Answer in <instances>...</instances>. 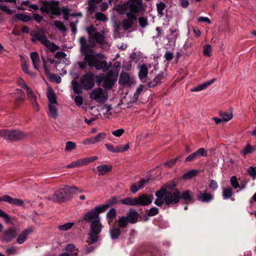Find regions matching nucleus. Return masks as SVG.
I'll return each mask as SVG.
<instances>
[{"mask_svg": "<svg viewBox=\"0 0 256 256\" xmlns=\"http://www.w3.org/2000/svg\"><path fill=\"white\" fill-rule=\"evenodd\" d=\"M155 196L156 198L154 203L158 206H161L164 204L168 206L177 205L180 199L183 200L187 204L194 202L191 192L190 190L180 192L178 189H176L172 192L166 188H161L156 192Z\"/></svg>", "mask_w": 256, "mask_h": 256, "instance_id": "obj_1", "label": "nucleus"}, {"mask_svg": "<svg viewBox=\"0 0 256 256\" xmlns=\"http://www.w3.org/2000/svg\"><path fill=\"white\" fill-rule=\"evenodd\" d=\"M80 51L84 56V60L87 62L88 66L90 68H94L96 70H102L106 72L110 68L112 63L108 64L105 56L102 53L94 54V51L89 49V44L85 37L81 36L79 39Z\"/></svg>", "mask_w": 256, "mask_h": 256, "instance_id": "obj_2", "label": "nucleus"}, {"mask_svg": "<svg viewBox=\"0 0 256 256\" xmlns=\"http://www.w3.org/2000/svg\"><path fill=\"white\" fill-rule=\"evenodd\" d=\"M116 11L120 14H128L136 18L145 10L142 0H128L124 4L116 6Z\"/></svg>", "mask_w": 256, "mask_h": 256, "instance_id": "obj_3", "label": "nucleus"}, {"mask_svg": "<svg viewBox=\"0 0 256 256\" xmlns=\"http://www.w3.org/2000/svg\"><path fill=\"white\" fill-rule=\"evenodd\" d=\"M78 190L76 186H64L56 190L52 196L51 199L54 202L58 203L64 202L70 200L73 192L72 190Z\"/></svg>", "mask_w": 256, "mask_h": 256, "instance_id": "obj_4", "label": "nucleus"}, {"mask_svg": "<svg viewBox=\"0 0 256 256\" xmlns=\"http://www.w3.org/2000/svg\"><path fill=\"white\" fill-rule=\"evenodd\" d=\"M103 226L100 222V218H98L90 223V231L88 234L89 244H93L96 242L99 239V234L101 232Z\"/></svg>", "mask_w": 256, "mask_h": 256, "instance_id": "obj_5", "label": "nucleus"}, {"mask_svg": "<svg viewBox=\"0 0 256 256\" xmlns=\"http://www.w3.org/2000/svg\"><path fill=\"white\" fill-rule=\"evenodd\" d=\"M59 4L58 0L44 1L42 6L40 8V10L42 13H46L47 14H51L59 16L61 14L60 8L58 7Z\"/></svg>", "mask_w": 256, "mask_h": 256, "instance_id": "obj_6", "label": "nucleus"}, {"mask_svg": "<svg viewBox=\"0 0 256 256\" xmlns=\"http://www.w3.org/2000/svg\"><path fill=\"white\" fill-rule=\"evenodd\" d=\"M32 36V41L34 42L38 40L46 47L52 52H54L59 50L60 48L52 42L49 40L47 37L44 34H40V31H36L34 34H31Z\"/></svg>", "mask_w": 256, "mask_h": 256, "instance_id": "obj_7", "label": "nucleus"}, {"mask_svg": "<svg viewBox=\"0 0 256 256\" xmlns=\"http://www.w3.org/2000/svg\"><path fill=\"white\" fill-rule=\"evenodd\" d=\"M26 134L18 130H0V136L6 140L17 141L26 138Z\"/></svg>", "mask_w": 256, "mask_h": 256, "instance_id": "obj_8", "label": "nucleus"}, {"mask_svg": "<svg viewBox=\"0 0 256 256\" xmlns=\"http://www.w3.org/2000/svg\"><path fill=\"white\" fill-rule=\"evenodd\" d=\"M104 212L100 206H97L94 208L84 214L80 222H85L86 223H91L92 222L100 218V214Z\"/></svg>", "mask_w": 256, "mask_h": 256, "instance_id": "obj_9", "label": "nucleus"}, {"mask_svg": "<svg viewBox=\"0 0 256 256\" xmlns=\"http://www.w3.org/2000/svg\"><path fill=\"white\" fill-rule=\"evenodd\" d=\"M94 74L91 72H88L83 75L80 80L82 88L86 90L93 88L94 86Z\"/></svg>", "mask_w": 256, "mask_h": 256, "instance_id": "obj_10", "label": "nucleus"}, {"mask_svg": "<svg viewBox=\"0 0 256 256\" xmlns=\"http://www.w3.org/2000/svg\"><path fill=\"white\" fill-rule=\"evenodd\" d=\"M90 97L98 104L105 103L108 99V94L100 88H94L90 93Z\"/></svg>", "mask_w": 256, "mask_h": 256, "instance_id": "obj_11", "label": "nucleus"}, {"mask_svg": "<svg viewBox=\"0 0 256 256\" xmlns=\"http://www.w3.org/2000/svg\"><path fill=\"white\" fill-rule=\"evenodd\" d=\"M118 79V75L115 74L112 70H109L104 75V84L102 86L104 88L110 89L114 86Z\"/></svg>", "mask_w": 256, "mask_h": 256, "instance_id": "obj_12", "label": "nucleus"}, {"mask_svg": "<svg viewBox=\"0 0 256 256\" xmlns=\"http://www.w3.org/2000/svg\"><path fill=\"white\" fill-rule=\"evenodd\" d=\"M18 230L15 227L10 228L6 230L2 238L4 242H9L18 236Z\"/></svg>", "mask_w": 256, "mask_h": 256, "instance_id": "obj_13", "label": "nucleus"}, {"mask_svg": "<svg viewBox=\"0 0 256 256\" xmlns=\"http://www.w3.org/2000/svg\"><path fill=\"white\" fill-rule=\"evenodd\" d=\"M214 195L211 193L207 192V190H198L196 198L198 201L202 202H210L214 199Z\"/></svg>", "mask_w": 256, "mask_h": 256, "instance_id": "obj_14", "label": "nucleus"}, {"mask_svg": "<svg viewBox=\"0 0 256 256\" xmlns=\"http://www.w3.org/2000/svg\"><path fill=\"white\" fill-rule=\"evenodd\" d=\"M41 57L43 62V67L44 70L45 74L49 78L50 80H54L57 84L60 82V76L56 74L50 73L46 66V61L45 60V58L43 56H42Z\"/></svg>", "mask_w": 256, "mask_h": 256, "instance_id": "obj_15", "label": "nucleus"}, {"mask_svg": "<svg viewBox=\"0 0 256 256\" xmlns=\"http://www.w3.org/2000/svg\"><path fill=\"white\" fill-rule=\"evenodd\" d=\"M206 156V151L204 148H202L198 150L196 152L188 156L185 160V162H190L198 159L200 156Z\"/></svg>", "mask_w": 256, "mask_h": 256, "instance_id": "obj_16", "label": "nucleus"}, {"mask_svg": "<svg viewBox=\"0 0 256 256\" xmlns=\"http://www.w3.org/2000/svg\"><path fill=\"white\" fill-rule=\"evenodd\" d=\"M1 201H4L17 206H23L24 204V202L22 200L12 198L8 195H4L0 197V202Z\"/></svg>", "mask_w": 256, "mask_h": 256, "instance_id": "obj_17", "label": "nucleus"}, {"mask_svg": "<svg viewBox=\"0 0 256 256\" xmlns=\"http://www.w3.org/2000/svg\"><path fill=\"white\" fill-rule=\"evenodd\" d=\"M127 16V18L124 19L122 22V28L124 30H128L130 29L134 22L137 20L136 16H132L128 14H125Z\"/></svg>", "mask_w": 256, "mask_h": 256, "instance_id": "obj_18", "label": "nucleus"}, {"mask_svg": "<svg viewBox=\"0 0 256 256\" xmlns=\"http://www.w3.org/2000/svg\"><path fill=\"white\" fill-rule=\"evenodd\" d=\"M138 212L134 208H130L125 216L129 223L134 224L138 222L139 218Z\"/></svg>", "mask_w": 256, "mask_h": 256, "instance_id": "obj_19", "label": "nucleus"}, {"mask_svg": "<svg viewBox=\"0 0 256 256\" xmlns=\"http://www.w3.org/2000/svg\"><path fill=\"white\" fill-rule=\"evenodd\" d=\"M137 206H148L152 202V196L142 194L136 198Z\"/></svg>", "mask_w": 256, "mask_h": 256, "instance_id": "obj_20", "label": "nucleus"}, {"mask_svg": "<svg viewBox=\"0 0 256 256\" xmlns=\"http://www.w3.org/2000/svg\"><path fill=\"white\" fill-rule=\"evenodd\" d=\"M105 146L106 148L112 152H126L130 148L129 144H126L125 146H122L121 145L117 146L116 147H114L112 144H106Z\"/></svg>", "mask_w": 256, "mask_h": 256, "instance_id": "obj_21", "label": "nucleus"}, {"mask_svg": "<svg viewBox=\"0 0 256 256\" xmlns=\"http://www.w3.org/2000/svg\"><path fill=\"white\" fill-rule=\"evenodd\" d=\"M118 82L122 86H129L132 84V82L128 72H122L120 76Z\"/></svg>", "mask_w": 256, "mask_h": 256, "instance_id": "obj_22", "label": "nucleus"}, {"mask_svg": "<svg viewBox=\"0 0 256 256\" xmlns=\"http://www.w3.org/2000/svg\"><path fill=\"white\" fill-rule=\"evenodd\" d=\"M165 77L164 73L162 72L158 74L152 80H148V85L149 87H154L158 84L162 83V80H164Z\"/></svg>", "mask_w": 256, "mask_h": 256, "instance_id": "obj_23", "label": "nucleus"}, {"mask_svg": "<svg viewBox=\"0 0 256 256\" xmlns=\"http://www.w3.org/2000/svg\"><path fill=\"white\" fill-rule=\"evenodd\" d=\"M148 68L145 64H142L140 68L138 73V77L140 80L144 83H148L149 80L148 78Z\"/></svg>", "mask_w": 256, "mask_h": 256, "instance_id": "obj_24", "label": "nucleus"}, {"mask_svg": "<svg viewBox=\"0 0 256 256\" xmlns=\"http://www.w3.org/2000/svg\"><path fill=\"white\" fill-rule=\"evenodd\" d=\"M149 178L142 179L140 181L133 184L130 187V190L133 194H136L139 189L142 188L148 182Z\"/></svg>", "mask_w": 256, "mask_h": 256, "instance_id": "obj_25", "label": "nucleus"}, {"mask_svg": "<svg viewBox=\"0 0 256 256\" xmlns=\"http://www.w3.org/2000/svg\"><path fill=\"white\" fill-rule=\"evenodd\" d=\"M32 232L33 229L31 228L26 229L18 236L16 239V242L20 244H24L27 240L28 236Z\"/></svg>", "mask_w": 256, "mask_h": 256, "instance_id": "obj_26", "label": "nucleus"}, {"mask_svg": "<svg viewBox=\"0 0 256 256\" xmlns=\"http://www.w3.org/2000/svg\"><path fill=\"white\" fill-rule=\"evenodd\" d=\"M17 96L14 101L15 106L18 107L20 106L25 99V94L23 91L20 89H16Z\"/></svg>", "mask_w": 256, "mask_h": 256, "instance_id": "obj_27", "label": "nucleus"}, {"mask_svg": "<svg viewBox=\"0 0 256 256\" xmlns=\"http://www.w3.org/2000/svg\"><path fill=\"white\" fill-rule=\"evenodd\" d=\"M30 56L34 68L36 70H38L40 59L38 53L36 52H32L30 54Z\"/></svg>", "mask_w": 256, "mask_h": 256, "instance_id": "obj_28", "label": "nucleus"}, {"mask_svg": "<svg viewBox=\"0 0 256 256\" xmlns=\"http://www.w3.org/2000/svg\"><path fill=\"white\" fill-rule=\"evenodd\" d=\"M120 202L118 201L116 197H112L109 199L106 204L100 205L101 208L103 209L104 211H106L110 206H114L115 204H117Z\"/></svg>", "mask_w": 256, "mask_h": 256, "instance_id": "obj_29", "label": "nucleus"}, {"mask_svg": "<svg viewBox=\"0 0 256 256\" xmlns=\"http://www.w3.org/2000/svg\"><path fill=\"white\" fill-rule=\"evenodd\" d=\"M98 176H103L112 170V166L110 165H101L97 166Z\"/></svg>", "mask_w": 256, "mask_h": 256, "instance_id": "obj_30", "label": "nucleus"}, {"mask_svg": "<svg viewBox=\"0 0 256 256\" xmlns=\"http://www.w3.org/2000/svg\"><path fill=\"white\" fill-rule=\"evenodd\" d=\"M120 202L124 205L130 206H137L136 198L127 197L124 199L120 200Z\"/></svg>", "mask_w": 256, "mask_h": 256, "instance_id": "obj_31", "label": "nucleus"}, {"mask_svg": "<svg viewBox=\"0 0 256 256\" xmlns=\"http://www.w3.org/2000/svg\"><path fill=\"white\" fill-rule=\"evenodd\" d=\"M216 80V78H212L208 81H207L192 90V92H198L204 90L208 86L212 84L214 81Z\"/></svg>", "mask_w": 256, "mask_h": 256, "instance_id": "obj_32", "label": "nucleus"}, {"mask_svg": "<svg viewBox=\"0 0 256 256\" xmlns=\"http://www.w3.org/2000/svg\"><path fill=\"white\" fill-rule=\"evenodd\" d=\"M122 232L118 227H113L110 230V236L112 239H118L121 234Z\"/></svg>", "mask_w": 256, "mask_h": 256, "instance_id": "obj_33", "label": "nucleus"}, {"mask_svg": "<svg viewBox=\"0 0 256 256\" xmlns=\"http://www.w3.org/2000/svg\"><path fill=\"white\" fill-rule=\"evenodd\" d=\"M72 89L74 93L78 94H80L82 93V86L78 82V81L76 80H73L72 82Z\"/></svg>", "mask_w": 256, "mask_h": 256, "instance_id": "obj_34", "label": "nucleus"}, {"mask_svg": "<svg viewBox=\"0 0 256 256\" xmlns=\"http://www.w3.org/2000/svg\"><path fill=\"white\" fill-rule=\"evenodd\" d=\"M49 101V104H57V100L56 94L52 90H49L47 94Z\"/></svg>", "mask_w": 256, "mask_h": 256, "instance_id": "obj_35", "label": "nucleus"}, {"mask_svg": "<svg viewBox=\"0 0 256 256\" xmlns=\"http://www.w3.org/2000/svg\"><path fill=\"white\" fill-rule=\"evenodd\" d=\"M93 37L96 43L103 44L104 42V36L98 32L94 33Z\"/></svg>", "mask_w": 256, "mask_h": 256, "instance_id": "obj_36", "label": "nucleus"}, {"mask_svg": "<svg viewBox=\"0 0 256 256\" xmlns=\"http://www.w3.org/2000/svg\"><path fill=\"white\" fill-rule=\"evenodd\" d=\"M220 116L222 118V120H223L224 122L230 120L233 116L232 112L222 111L220 112Z\"/></svg>", "mask_w": 256, "mask_h": 256, "instance_id": "obj_37", "label": "nucleus"}, {"mask_svg": "<svg viewBox=\"0 0 256 256\" xmlns=\"http://www.w3.org/2000/svg\"><path fill=\"white\" fill-rule=\"evenodd\" d=\"M233 194L232 188L230 187L224 188L222 190V196L224 199H228Z\"/></svg>", "mask_w": 256, "mask_h": 256, "instance_id": "obj_38", "label": "nucleus"}, {"mask_svg": "<svg viewBox=\"0 0 256 256\" xmlns=\"http://www.w3.org/2000/svg\"><path fill=\"white\" fill-rule=\"evenodd\" d=\"M54 104H48L49 113L50 116L54 118L58 117V111L56 106Z\"/></svg>", "mask_w": 256, "mask_h": 256, "instance_id": "obj_39", "label": "nucleus"}, {"mask_svg": "<svg viewBox=\"0 0 256 256\" xmlns=\"http://www.w3.org/2000/svg\"><path fill=\"white\" fill-rule=\"evenodd\" d=\"M198 171L196 170H192L188 172L185 173L182 176L184 180L190 179L195 176Z\"/></svg>", "mask_w": 256, "mask_h": 256, "instance_id": "obj_40", "label": "nucleus"}, {"mask_svg": "<svg viewBox=\"0 0 256 256\" xmlns=\"http://www.w3.org/2000/svg\"><path fill=\"white\" fill-rule=\"evenodd\" d=\"M144 86L140 85L134 93L132 100L130 102V103H135L138 100L139 96L140 93L143 91Z\"/></svg>", "mask_w": 256, "mask_h": 256, "instance_id": "obj_41", "label": "nucleus"}, {"mask_svg": "<svg viewBox=\"0 0 256 256\" xmlns=\"http://www.w3.org/2000/svg\"><path fill=\"white\" fill-rule=\"evenodd\" d=\"M16 17L17 19L24 22H28L32 20V18L30 16L24 14H18Z\"/></svg>", "mask_w": 256, "mask_h": 256, "instance_id": "obj_42", "label": "nucleus"}, {"mask_svg": "<svg viewBox=\"0 0 256 256\" xmlns=\"http://www.w3.org/2000/svg\"><path fill=\"white\" fill-rule=\"evenodd\" d=\"M129 222L125 216L120 217L118 220V225L119 228H124L127 226Z\"/></svg>", "mask_w": 256, "mask_h": 256, "instance_id": "obj_43", "label": "nucleus"}, {"mask_svg": "<svg viewBox=\"0 0 256 256\" xmlns=\"http://www.w3.org/2000/svg\"><path fill=\"white\" fill-rule=\"evenodd\" d=\"M54 25L62 32H66L67 30L66 27L64 24L60 20H55L54 22Z\"/></svg>", "mask_w": 256, "mask_h": 256, "instance_id": "obj_44", "label": "nucleus"}, {"mask_svg": "<svg viewBox=\"0 0 256 256\" xmlns=\"http://www.w3.org/2000/svg\"><path fill=\"white\" fill-rule=\"evenodd\" d=\"M26 90L27 92L28 98L30 102L36 100V96L34 93L32 89H31L29 86H26Z\"/></svg>", "mask_w": 256, "mask_h": 256, "instance_id": "obj_45", "label": "nucleus"}, {"mask_svg": "<svg viewBox=\"0 0 256 256\" xmlns=\"http://www.w3.org/2000/svg\"><path fill=\"white\" fill-rule=\"evenodd\" d=\"M254 150V148L250 145V144H248L241 151L240 154L244 156H246V154H248L252 153Z\"/></svg>", "mask_w": 256, "mask_h": 256, "instance_id": "obj_46", "label": "nucleus"}, {"mask_svg": "<svg viewBox=\"0 0 256 256\" xmlns=\"http://www.w3.org/2000/svg\"><path fill=\"white\" fill-rule=\"evenodd\" d=\"M156 9L158 12L159 15L160 16H162L164 15V13L163 10L166 8V5L164 3L162 2H160L156 4Z\"/></svg>", "mask_w": 256, "mask_h": 256, "instance_id": "obj_47", "label": "nucleus"}, {"mask_svg": "<svg viewBox=\"0 0 256 256\" xmlns=\"http://www.w3.org/2000/svg\"><path fill=\"white\" fill-rule=\"evenodd\" d=\"M180 157H181V156H178L175 158L171 159L170 160L165 162L164 164V166L168 168H172L176 164V163L178 162L179 158Z\"/></svg>", "mask_w": 256, "mask_h": 256, "instance_id": "obj_48", "label": "nucleus"}, {"mask_svg": "<svg viewBox=\"0 0 256 256\" xmlns=\"http://www.w3.org/2000/svg\"><path fill=\"white\" fill-rule=\"evenodd\" d=\"M76 148V144L72 142L68 141L66 142L65 150L66 152H70L74 150Z\"/></svg>", "mask_w": 256, "mask_h": 256, "instance_id": "obj_49", "label": "nucleus"}, {"mask_svg": "<svg viewBox=\"0 0 256 256\" xmlns=\"http://www.w3.org/2000/svg\"><path fill=\"white\" fill-rule=\"evenodd\" d=\"M116 216V210L114 208H112L106 214V216L107 218L111 220L114 219Z\"/></svg>", "mask_w": 256, "mask_h": 256, "instance_id": "obj_50", "label": "nucleus"}, {"mask_svg": "<svg viewBox=\"0 0 256 256\" xmlns=\"http://www.w3.org/2000/svg\"><path fill=\"white\" fill-rule=\"evenodd\" d=\"M247 172L248 175L252 178L253 180H255L256 178V168L250 166Z\"/></svg>", "mask_w": 256, "mask_h": 256, "instance_id": "obj_51", "label": "nucleus"}, {"mask_svg": "<svg viewBox=\"0 0 256 256\" xmlns=\"http://www.w3.org/2000/svg\"><path fill=\"white\" fill-rule=\"evenodd\" d=\"M96 4L89 0L88 1V6L87 8V12L90 14H92L94 13L95 9L96 8Z\"/></svg>", "mask_w": 256, "mask_h": 256, "instance_id": "obj_52", "label": "nucleus"}, {"mask_svg": "<svg viewBox=\"0 0 256 256\" xmlns=\"http://www.w3.org/2000/svg\"><path fill=\"white\" fill-rule=\"evenodd\" d=\"M74 224L73 222H67L63 225L59 226L58 228L60 230L66 231L70 229Z\"/></svg>", "mask_w": 256, "mask_h": 256, "instance_id": "obj_53", "label": "nucleus"}, {"mask_svg": "<svg viewBox=\"0 0 256 256\" xmlns=\"http://www.w3.org/2000/svg\"><path fill=\"white\" fill-rule=\"evenodd\" d=\"M6 253L8 255H15L18 253L17 248L14 246L8 248L6 250Z\"/></svg>", "mask_w": 256, "mask_h": 256, "instance_id": "obj_54", "label": "nucleus"}, {"mask_svg": "<svg viewBox=\"0 0 256 256\" xmlns=\"http://www.w3.org/2000/svg\"><path fill=\"white\" fill-rule=\"evenodd\" d=\"M230 182L232 186L234 188L236 189L240 187L236 176H232L230 178Z\"/></svg>", "mask_w": 256, "mask_h": 256, "instance_id": "obj_55", "label": "nucleus"}, {"mask_svg": "<svg viewBox=\"0 0 256 256\" xmlns=\"http://www.w3.org/2000/svg\"><path fill=\"white\" fill-rule=\"evenodd\" d=\"M204 54L208 57H210L211 56L212 46L210 44H208L204 46Z\"/></svg>", "mask_w": 256, "mask_h": 256, "instance_id": "obj_56", "label": "nucleus"}, {"mask_svg": "<svg viewBox=\"0 0 256 256\" xmlns=\"http://www.w3.org/2000/svg\"><path fill=\"white\" fill-rule=\"evenodd\" d=\"M140 26L142 28H144L148 25L147 18L141 16L138 18Z\"/></svg>", "mask_w": 256, "mask_h": 256, "instance_id": "obj_57", "label": "nucleus"}, {"mask_svg": "<svg viewBox=\"0 0 256 256\" xmlns=\"http://www.w3.org/2000/svg\"><path fill=\"white\" fill-rule=\"evenodd\" d=\"M95 17L98 20L105 22L107 20V18L105 14L100 12H96V14Z\"/></svg>", "mask_w": 256, "mask_h": 256, "instance_id": "obj_58", "label": "nucleus"}, {"mask_svg": "<svg viewBox=\"0 0 256 256\" xmlns=\"http://www.w3.org/2000/svg\"><path fill=\"white\" fill-rule=\"evenodd\" d=\"M106 134L104 132H100L98 134L95 136H94V141L95 143L98 142L106 138Z\"/></svg>", "mask_w": 256, "mask_h": 256, "instance_id": "obj_59", "label": "nucleus"}, {"mask_svg": "<svg viewBox=\"0 0 256 256\" xmlns=\"http://www.w3.org/2000/svg\"><path fill=\"white\" fill-rule=\"evenodd\" d=\"M0 9L3 12H5L8 14L12 15L14 12V10H12L6 6L0 4Z\"/></svg>", "mask_w": 256, "mask_h": 256, "instance_id": "obj_60", "label": "nucleus"}, {"mask_svg": "<svg viewBox=\"0 0 256 256\" xmlns=\"http://www.w3.org/2000/svg\"><path fill=\"white\" fill-rule=\"evenodd\" d=\"M158 209L156 207H152L149 210L148 212L147 213L148 216H154L158 214Z\"/></svg>", "mask_w": 256, "mask_h": 256, "instance_id": "obj_61", "label": "nucleus"}, {"mask_svg": "<svg viewBox=\"0 0 256 256\" xmlns=\"http://www.w3.org/2000/svg\"><path fill=\"white\" fill-rule=\"evenodd\" d=\"M0 217L4 219L6 223L10 222V216L6 213L4 211L0 209Z\"/></svg>", "mask_w": 256, "mask_h": 256, "instance_id": "obj_62", "label": "nucleus"}, {"mask_svg": "<svg viewBox=\"0 0 256 256\" xmlns=\"http://www.w3.org/2000/svg\"><path fill=\"white\" fill-rule=\"evenodd\" d=\"M209 188L213 191L216 190L218 188V184L217 182L214 180H210Z\"/></svg>", "mask_w": 256, "mask_h": 256, "instance_id": "obj_63", "label": "nucleus"}, {"mask_svg": "<svg viewBox=\"0 0 256 256\" xmlns=\"http://www.w3.org/2000/svg\"><path fill=\"white\" fill-rule=\"evenodd\" d=\"M124 132V130L123 128H120L112 132V134L115 136L120 137Z\"/></svg>", "mask_w": 256, "mask_h": 256, "instance_id": "obj_64", "label": "nucleus"}]
</instances>
